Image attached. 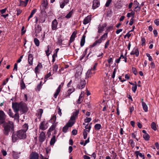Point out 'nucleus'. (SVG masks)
Returning <instances> with one entry per match:
<instances>
[{"label": "nucleus", "instance_id": "5fc2aeb1", "mask_svg": "<svg viewBox=\"0 0 159 159\" xmlns=\"http://www.w3.org/2000/svg\"><path fill=\"white\" fill-rule=\"evenodd\" d=\"M129 141L131 147L133 148H134V147L135 144L133 140L132 139H130L129 140Z\"/></svg>", "mask_w": 159, "mask_h": 159}, {"label": "nucleus", "instance_id": "774afa93", "mask_svg": "<svg viewBox=\"0 0 159 159\" xmlns=\"http://www.w3.org/2000/svg\"><path fill=\"white\" fill-rule=\"evenodd\" d=\"M7 8H5L4 9H2L0 10V12L2 14L5 13V12L7 10Z\"/></svg>", "mask_w": 159, "mask_h": 159}, {"label": "nucleus", "instance_id": "a878e982", "mask_svg": "<svg viewBox=\"0 0 159 159\" xmlns=\"http://www.w3.org/2000/svg\"><path fill=\"white\" fill-rule=\"evenodd\" d=\"M91 70H89L87 71L86 74V79H88L91 77L92 74L91 72Z\"/></svg>", "mask_w": 159, "mask_h": 159}, {"label": "nucleus", "instance_id": "4be33fe9", "mask_svg": "<svg viewBox=\"0 0 159 159\" xmlns=\"http://www.w3.org/2000/svg\"><path fill=\"white\" fill-rule=\"evenodd\" d=\"M42 65L41 63H39L37 66L35 68V72H39L40 70L42 68Z\"/></svg>", "mask_w": 159, "mask_h": 159}, {"label": "nucleus", "instance_id": "bb28decb", "mask_svg": "<svg viewBox=\"0 0 159 159\" xmlns=\"http://www.w3.org/2000/svg\"><path fill=\"white\" fill-rule=\"evenodd\" d=\"M142 106L143 110L145 112H147L148 111V107L146 104L143 102H142Z\"/></svg>", "mask_w": 159, "mask_h": 159}, {"label": "nucleus", "instance_id": "473e14b6", "mask_svg": "<svg viewBox=\"0 0 159 159\" xmlns=\"http://www.w3.org/2000/svg\"><path fill=\"white\" fill-rule=\"evenodd\" d=\"M56 142V136H53L52 138L51 139L50 141V144L51 145H53Z\"/></svg>", "mask_w": 159, "mask_h": 159}, {"label": "nucleus", "instance_id": "603ef678", "mask_svg": "<svg viewBox=\"0 0 159 159\" xmlns=\"http://www.w3.org/2000/svg\"><path fill=\"white\" fill-rule=\"evenodd\" d=\"M75 77L76 79H79L80 78V74L79 72H76L75 75Z\"/></svg>", "mask_w": 159, "mask_h": 159}, {"label": "nucleus", "instance_id": "13d9d810", "mask_svg": "<svg viewBox=\"0 0 159 159\" xmlns=\"http://www.w3.org/2000/svg\"><path fill=\"white\" fill-rule=\"evenodd\" d=\"M146 55L148 57V60L150 61H152V58L151 56H150V54L148 53H147L146 54Z\"/></svg>", "mask_w": 159, "mask_h": 159}, {"label": "nucleus", "instance_id": "8fccbe9b", "mask_svg": "<svg viewBox=\"0 0 159 159\" xmlns=\"http://www.w3.org/2000/svg\"><path fill=\"white\" fill-rule=\"evenodd\" d=\"M109 40H108L106 42L104 46L105 49H106L108 47L109 44Z\"/></svg>", "mask_w": 159, "mask_h": 159}, {"label": "nucleus", "instance_id": "864d4df0", "mask_svg": "<svg viewBox=\"0 0 159 159\" xmlns=\"http://www.w3.org/2000/svg\"><path fill=\"white\" fill-rule=\"evenodd\" d=\"M137 89V84H134V85L133 86L132 88V90L133 92L134 93H135Z\"/></svg>", "mask_w": 159, "mask_h": 159}, {"label": "nucleus", "instance_id": "c9c22d12", "mask_svg": "<svg viewBox=\"0 0 159 159\" xmlns=\"http://www.w3.org/2000/svg\"><path fill=\"white\" fill-rule=\"evenodd\" d=\"M20 86L21 89H24L25 88V84L22 80H21L20 82Z\"/></svg>", "mask_w": 159, "mask_h": 159}, {"label": "nucleus", "instance_id": "aec40b11", "mask_svg": "<svg viewBox=\"0 0 159 159\" xmlns=\"http://www.w3.org/2000/svg\"><path fill=\"white\" fill-rule=\"evenodd\" d=\"M61 85H60L58 87L57 89L56 90V91L55 92V93H54V97L55 98H56L57 96L58 95L60 91H61Z\"/></svg>", "mask_w": 159, "mask_h": 159}, {"label": "nucleus", "instance_id": "393cba45", "mask_svg": "<svg viewBox=\"0 0 159 159\" xmlns=\"http://www.w3.org/2000/svg\"><path fill=\"white\" fill-rule=\"evenodd\" d=\"M102 42V41L100 39H98L96 40L93 43L92 46V47H93L99 44Z\"/></svg>", "mask_w": 159, "mask_h": 159}, {"label": "nucleus", "instance_id": "b1692460", "mask_svg": "<svg viewBox=\"0 0 159 159\" xmlns=\"http://www.w3.org/2000/svg\"><path fill=\"white\" fill-rule=\"evenodd\" d=\"M131 12L130 13H128L127 14V16L129 18L131 16L132 17V18H134V16L135 13L133 11L132 9L129 10Z\"/></svg>", "mask_w": 159, "mask_h": 159}, {"label": "nucleus", "instance_id": "680f3d73", "mask_svg": "<svg viewBox=\"0 0 159 159\" xmlns=\"http://www.w3.org/2000/svg\"><path fill=\"white\" fill-rule=\"evenodd\" d=\"M8 114L10 117L13 118V114L12 112L11 109H10L9 110Z\"/></svg>", "mask_w": 159, "mask_h": 159}, {"label": "nucleus", "instance_id": "f257e3e1", "mask_svg": "<svg viewBox=\"0 0 159 159\" xmlns=\"http://www.w3.org/2000/svg\"><path fill=\"white\" fill-rule=\"evenodd\" d=\"M26 138V134L25 131L20 129L15 134L13 133L12 135V140L13 142H16L19 139H24Z\"/></svg>", "mask_w": 159, "mask_h": 159}, {"label": "nucleus", "instance_id": "37998d69", "mask_svg": "<svg viewBox=\"0 0 159 159\" xmlns=\"http://www.w3.org/2000/svg\"><path fill=\"white\" fill-rule=\"evenodd\" d=\"M35 45L37 46H39V41L37 38H34V40Z\"/></svg>", "mask_w": 159, "mask_h": 159}, {"label": "nucleus", "instance_id": "6ab92c4d", "mask_svg": "<svg viewBox=\"0 0 159 159\" xmlns=\"http://www.w3.org/2000/svg\"><path fill=\"white\" fill-rule=\"evenodd\" d=\"M42 30L41 27L39 25H38L37 27L35 28V31L36 33V35H37V34L39 33Z\"/></svg>", "mask_w": 159, "mask_h": 159}, {"label": "nucleus", "instance_id": "49530a36", "mask_svg": "<svg viewBox=\"0 0 159 159\" xmlns=\"http://www.w3.org/2000/svg\"><path fill=\"white\" fill-rule=\"evenodd\" d=\"M69 127L66 125L63 128L62 131L64 133H66L67 131V130L68 129Z\"/></svg>", "mask_w": 159, "mask_h": 159}, {"label": "nucleus", "instance_id": "58836bf2", "mask_svg": "<svg viewBox=\"0 0 159 159\" xmlns=\"http://www.w3.org/2000/svg\"><path fill=\"white\" fill-rule=\"evenodd\" d=\"M101 128L102 126L99 124H97L94 126V128L96 130H99Z\"/></svg>", "mask_w": 159, "mask_h": 159}, {"label": "nucleus", "instance_id": "2eb2a0df", "mask_svg": "<svg viewBox=\"0 0 159 159\" xmlns=\"http://www.w3.org/2000/svg\"><path fill=\"white\" fill-rule=\"evenodd\" d=\"M69 2V0H63L61 1L60 2V7L61 8H63L64 6L67 4Z\"/></svg>", "mask_w": 159, "mask_h": 159}, {"label": "nucleus", "instance_id": "c85d7f7f", "mask_svg": "<svg viewBox=\"0 0 159 159\" xmlns=\"http://www.w3.org/2000/svg\"><path fill=\"white\" fill-rule=\"evenodd\" d=\"M85 36L83 35L80 41V46L81 47H83L85 43Z\"/></svg>", "mask_w": 159, "mask_h": 159}, {"label": "nucleus", "instance_id": "f704fd0d", "mask_svg": "<svg viewBox=\"0 0 159 159\" xmlns=\"http://www.w3.org/2000/svg\"><path fill=\"white\" fill-rule=\"evenodd\" d=\"M73 14V10L70 11L69 13L65 17L66 18L69 19L71 17L72 14Z\"/></svg>", "mask_w": 159, "mask_h": 159}, {"label": "nucleus", "instance_id": "a19ab883", "mask_svg": "<svg viewBox=\"0 0 159 159\" xmlns=\"http://www.w3.org/2000/svg\"><path fill=\"white\" fill-rule=\"evenodd\" d=\"M88 130L86 129L84 130L83 132V134L84 136V139H85L87 138L88 134L87 132Z\"/></svg>", "mask_w": 159, "mask_h": 159}, {"label": "nucleus", "instance_id": "9b49d317", "mask_svg": "<svg viewBox=\"0 0 159 159\" xmlns=\"http://www.w3.org/2000/svg\"><path fill=\"white\" fill-rule=\"evenodd\" d=\"M79 110H76L73 113L72 115L71 116L70 119L71 120H75L78 117V115L79 113Z\"/></svg>", "mask_w": 159, "mask_h": 159}, {"label": "nucleus", "instance_id": "e2e57ef3", "mask_svg": "<svg viewBox=\"0 0 159 159\" xmlns=\"http://www.w3.org/2000/svg\"><path fill=\"white\" fill-rule=\"evenodd\" d=\"M112 0H108L106 2L105 4V6L106 7H108L109 6Z\"/></svg>", "mask_w": 159, "mask_h": 159}, {"label": "nucleus", "instance_id": "7c9ffc66", "mask_svg": "<svg viewBox=\"0 0 159 159\" xmlns=\"http://www.w3.org/2000/svg\"><path fill=\"white\" fill-rule=\"evenodd\" d=\"M43 112V110L41 109H39L37 111V113L38 114V117L40 119L41 118Z\"/></svg>", "mask_w": 159, "mask_h": 159}, {"label": "nucleus", "instance_id": "cd10ccee", "mask_svg": "<svg viewBox=\"0 0 159 159\" xmlns=\"http://www.w3.org/2000/svg\"><path fill=\"white\" fill-rule=\"evenodd\" d=\"M107 35L108 33H106L101 36L100 39H101L102 41V40L104 41L107 38Z\"/></svg>", "mask_w": 159, "mask_h": 159}, {"label": "nucleus", "instance_id": "09e8293b", "mask_svg": "<svg viewBox=\"0 0 159 159\" xmlns=\"http://www.w3.org/2000/svg\"><path fill=\"white\" fill-rule=\"evenodd\" d=\"M37 10L34 9L31 12L30 15V18H31L33 17V15L36 12Z\"/></svg>", "mask_w": 159, "mask_h": 159}, {"label": "nucleus", "instance_id": "dca6fc26", "mask_svg": "<svg viewBox=\"0 0 159 159\" xmlns=\"http://www.w3.org/2000/svg\"><path fill=\"white\" fill-rule=\"evenodd\" d=\"M34 57L32 54H29L28 55V63L30 65L33 64Z\"/></svg>", "mask_w": 159, "mask_h": 159}, {"label": "nucleus", "instance_id": "39448f33", "mask_svg": "<svg viewBox=\"0 0 159 159\" xmlns=\"http://www.w3.org/2000/svg\"><path fill=\"white\" fill-rule=\"evenodd\" d=\"M20 104L16 102H13L12 103V107L14 111L15 112H18L19 111L20 107Z\"/></svg>", "mask_w": 159, "mask_h": 159}, {"label": "nucleus", "instance_id": "a18cd8bd", "mask_svg": "<svg viewBox=\"0 0 159 159\" xmlns=\"http://www.w3.org/2000/svg\"><path fill=\"white\" fill-rule=\"evenodd\" d=\"M88 50V48H87L85 49V51L83 52L82 57L80 58V60H82L84 57L87 54V51Z\"/></svg>", "mask_w": 159, "mask_h": 159}, {"label": "nucleus", "instance_id": "ea45409f", "mask_svg": "<svg viewBox=\"0 0 159 159\" xmlns=\"http://www.w3.org/2000/svg\"><path fill=\"white\" fill-rule=\"evenodd\" d=\"M124 55H123V54L122 53H121L120 57H119V58L116 60H115V62L117 63H119L121 59L122 58H124Z\"/></svg>", "mask_w": 159, "mask_h": 159}, {"label": "nucleus", "instance_id": "1a4fd4ad", "mask_svg": "<svg viewBox=\"0 0 159 159\" xmlns=\"http://www.w3.org/2000/svg\"><path fill=\"white\" fill-rule=\"evenodd\" d=\"M46 138L45 133L42 131L40 134L39 137V140L40 142H43Z\"/></svg>", "mask_w": 159, "mask_h": 159}, {"label": "nucleus", "instance_id": "4468645a", "mask_svg": "<svg viewBox=\"0 0 159 159\" xmlns=\"http://www.w3.org/2000/svg\"><path fill=\"white\" fill-rule=\"evenodd\" d=\"M39 155L35 152H33L30 154V159H39Z\"/></svg>", "mask_w": 159, "mask_h": 159}, {"label": "nucleus", "instance_id": "20e7f679", "mask_svg": "<svg viewBox=\"0 0 159 159\" xmlns=\"http://www.w3.org/2000/svg\"><path fill=\"white\" fill-rule=\"evenodd\" d=\"M6 115L4 111L0 110V125L3 124L6 118Z\"/></svg>", "mask_w": 159, "mask_h": 159}, {"label": "nucleus", "instance_id": "c03bdc74", "mask_svg": "<svg viewBox=\"0 0 159 159\" xmlns=\"http://www.w3.org/2000/svg\"><path fill=\"white\" fill-rule=\"evenodd\" d=\"M45 20L43 16H40L39 19V23H43L45 22Z\"/></svg>", "mask_w": 159, "mask_h": 159}, {"label": "nucleus", "instance_id": "052dcab7", "mask_svg": "<svg viewBox=\"0 0 159 159\" xmlns=\"http://www.w3.org/2000/svg\"><path fill=\"white\" fill-rule=\"evenodd\" d=\"M91 118H90L87 117L84 120L86 123H89L91 120Z\"/></svg>", "mask_w": 159, "mask_h": 159}, {"label": "nucleus", "instance_id": "f03ea898", "mask_svg": "<svg viewBox=\"0 0 159 159\" xmlns=\"http://www.w3.org/2000/svg\"><path fill=\"white\" fill-rule=\"evenodd\" d=\"M3 133L5 135H8L10 132L14 131V126L12 122L9 121L5 124L4 127Z\"/></svg>", "mask_w": 159, "mask_h": 159}, {"label": "nucleus", "instance_id": "de8ad7c7", "mask_svg": "<svg viewBox=\"0 0 159 159\" xmlns=\"http://www.w3.org/2000/svg\"><path fill=\"white\" fill-rule=\"evenodd\" d=\"M58 68V66L57 65L55 64L54 65L53 68V70L54 72H56Z\"/></svg>", "mask_w": 159, "mask_h": 159}, {"label": "nucleus", "instance_id": "338daca9", "mask_svg": "<svg viewBox=\"0 0 159 159\" xmlns=\"http://www.w3.org/2000/svg\"><path fill=\"white\" fill-rule=\"evenodd\" d=\"M154 23L157 26L159 25V19H156L154 20Z\"/></svg>", "mask_w": 159, "mask_h": 159}, {"label": "nucleus", "instance_id": "6e6d98bb", "mask_svg": "<svg viewBox=\"0 0 159 159\" xmlns=\"http://www.w3.org/2000/svg\"><path fill=\"white\" fill-rule=\"evenodd\" d=\"M141 42L142 46H143L145 44V39L144 38L141 37Z\"/></svg>", "mask_w": 159, "mask_h": 159}, {"label": "nucleus", "instance_id": "79ce46f5", "mask_svg": "<svg viewBox=\"0 0 159 159\" xmlns=\"http://www.w3.org/2000/svg\"><path fill=\"white\" fill-rule=\"evenodd\" d=\"M143 138L145 140L148 141L149 140L150 136L148 134H145L143 135Z\"/></svg>", "mask_w": 159, "mask_h": 159}, {"label": "nucleus", "instance_id": "c756f323", "mask_svg": "<svg viewBox=\"0 0 159 159\" xmlns=\"http://www.w3.org/2000/svg\"><path fill=\"white\" fill-rule=\"evenodd\" d=\"M48 5V3L47 1L44 0L43 3L42 4L41 6L43 7V9L45 10L47 9Z\"/></svg>", "mask_w": 159, "mask_h": 159}, {"label": "nucleus", "instance_id": "0eeeda50", "mask_svg": "<svg viewBox=\"0 0 159 159\" xmlns=\"http://www.w3.org/2000/svg\"><path fill=\"white\" fill-rule=\"evenodd\" d=\"M107 26L106 23H104L102 25L100 24L98 26V33H101L104 30V28Z\"/></svg>", "mask_w": 159, "mask_h": 159}, {"label": "nucleus", "instance_id": "a211bd4d", "mask_svg": "<svg viewBox=\"0 0 159 159\" xmlns=\"http://www.w3.org/2000/svg\"><path fill=\"white\" fill-rule=\"evenodd\" d=\"M53 124L51 125V126L50 127L49 129L48 130V132H50L54 130L57 126V123H55L52 124Z\"/></svg>", "mask_w": 159, "mask_h": 159}, {"label": "nucleus", "instance_id": "f3484780", "mask_svg": "<svg viewBox=\"0 0 159 159\" xmlns=\"http://www.w3.org/2000/svg\"><path fill=\"white\" fill-rule=\"evenodd\" d=\"M77 32L74 31L72 34L69 40L70 43H72L75 40V38L76 37V35L77 34Z\"/></svg>", "mask_w": 159, "mask_h": 159}, {"label": "nucleus", "instance_id": "e433bc0d", "mask_svg": "<svg viewBox=\"0 0 159 159\" xmlns=\"http://www.w3.org/2000/svg\"><path fill=\"white\" fill-rule=\"evenodd\" d=\"M22 130L23 131H25V132H26L28 129V126L27 124H24L22 126Z\"/></svg>", "mask_w": 159, "mask_h": 159}, {"label": "nucleus", "instance_id": "9d476101", "mask_svg": "<svg viewBox=\"0 0 159 159\" xmlns=\"http://www.w3.org/2000/svg\"><path fill=\"white\" fill-rule=\"evenodd\" d=\"M58 22L57 20L55 19L52 22V30H56L57 29Z\"/></svg>", "mask_w": 159, "mask_h": 159}, {"label": "nucleus", "instance_id": "412c9836", "mask_svg": "<svg viewBox=\"0 0 159 159\" xmlns=\"http://www.w3.org/2000/svg\"><path fill=\"white\" fill-rule=\"evenodd\" d=\"M75 122V120H71L70 118L69 121L67 122L66 125L69 127H71L74 124Z\"/></svg>", "mask_w": 159, "mask_h": 159}, {"label": "nucleus", "instance_id": "5701e85b", "mask_svg": "<svg viewBox=\"0 0 159 159\" xmlns=\"http://www.w3.org/2000/svg\"><path fill=\"white\" fill-rule=\"evenodd\" d=\"M134 153L136 155L137 157H138V156H139L140 157L142 158L143 159L145 158L144 155L141 153H140L139 151L135 152Z\"/></svg>", "mask_w": 159, "mask_h": 159}, {"label": "nucleus", "instance_id": "3c124183", "mask_svg": "<svg viewBox=\"0 0 159 159\" xmlns=\"http://www.w3.org/2000/svg\"><path fill=\"white\" fill-rule=\"evenodd\" d=\"M132 70L133 73L135 75L137 74V72L136 69L134 67H132Z\"/></svg>", "mask_w": 159, "mask_h": 159}, {"label": "nucleus", "instance_id": "4d7b16f0", "mask_svg": "<svg viewBox=\"0 0 159 159\" xmlns=\"http://www.w3.org/2000/svg\"><path fill=\"white\" fill-rule=\"evenodd\" d=\"M107 61L109 64H112L113 62L112 58L110 57L109 59L107 60Z\"/></svg>", "mask_w": 159, "mask_h": 159}, {"label": "nucleus", "instance_id": "72a5a7b5", "mask_svg": "<svg viewBox=\"0 0 159 159\" xmlns=\"http://www.w3.org/2000/svg\"><path fill=\"white\" fill-rule=\"evenodd\" d=\"M75 91V89H70L68 90L67 91V95L66 96V97L69 96L70 94Z\"/></svg>", "mask_w": 159, "mask_h": 159}, {"label": "nucleus", "instance_id": "423d86ee", "mask_svg": "<svg viewBox=\"0 0 159 159\" xmlns=\"http://www.w3.org/2000/svg\"><path fill=\"white\" fill-rule=\"evenodd\" d=\"M47 124L48 123H46L45 121H43L41 122L39 125V129L42 130L46 129L48 127Z\"/></svg>", "mask_w": 159, "mask_h": 159}, {"label": "nucleus", "instance_id": "69168bd1", "mask_svg": "<svg viewBox=\"0 0 159 159\" xmlns=\"http://www.w3.org/2000/svg\"><path fill=\"white\" fill-rule=\"evenodd\" d=\"M51 75V72H49L47 74L45 75L44 78L45 79H47L49 78Z\"/></svg>", "mask_w": 159, "mask_h": 159}, {"label": "nucleus", "instance_id": "f8f14e48", "mask_svg": "<svg viewBox=\"0 0 159 159\" xmlns=\"http://www.w3.org/2000/svg\"><path fill=\"white\" fill-rule=\"evenodd\" d=\"M91 16L90 15L88 16L83 20V23L84 25H86L90 22L91 20Z\"/></svg>", "mask_w": 159, "mask_h": 159}, {"label": "nucleus", "instance_id": "7ed1b4c3", "mask_svg": "<svg viewBox=\"0 0 159 159\" xmlns=\"http://www.w3.org/2000/svg\"><path fill=\"white\" fill-rule=\"evenodd\" d=\"M86 84L85 80L84 79H81L79 83L78 84L77 87L80 89L84 88Z\"/></svg>", "mask_w": 159, "mask_h": 159}, {"label": "nucleus", "instance_id": "4c0bfd02", "mask_svg": "<svg viewBox=\"0 0 159 159\" xmlns=\"http://www.w3.org/2000/svg\"><path fill=\"white\" fill-rule=\"evenodd\" d=\"M151 128L154 131H156L157 129L156 125L154 122H152L151 124Z\"/></svg>", "mask_w": 159, "mask_h": 159}, {"label": "nucleus", "instance_id": "bf43d9fd", "mask_svg": "<svg viewBox=\"0 0 159 159\" xmlns=\"http://www.w3.org/2000/svg\"><path fill=\"white\" fill-rule=\"evenodd\" d=\"M88 124H87L86 126H85V128L87 129H88V132H89L90 129L91 128V125H89V126H88Z\"/></svg>", "mask_w": 159, "mask_h": 159}, {"label": "nucleus", "instance_id": "ddd939ff", "mask_svg": "<svg viewBox=\"0 0 159 159\" xmlns=\"http://www.w3.org/2000/svg\"><path fill=\"white\" fill-rule=\"evenodd\" d=\"M139 51L138 48H134L131 52L130 53V54L131 55L135 54L136 57H138L139 55Z\"/></svg>", "mask_w": 159, "mask_h": 159}, {"label": "nucleus", "instance_id": "0e129e2a", "mask_svg": "<svg viewBox=\"0 0 159 159\" xmlns=\"http://www.w3.org/2000/svg\"><path fill=\"white\" fill-rule=\"evenodd\" d=\"M41 82L38 85L37 88H36V89L37 90H38V91H39L41 89Z\"/></svg>", "mask_w": 159, "mask_h": 159}, {"label": "nucleus", "instance_id": "2f4dec72", "mask_svg": "<svg viewBox=\"0 0 159 159\" xmlns=\"http://www.w3.org/2000/svg\"><path fill=\"white\" fill-rule=\"evenodd\" d=\"M56 116L54 115L51 118L50 120H49V121L52 124L55 123V122H56Z\"/></svg>", "mask_w": 159, "mask_h": 159}, {"label": "nucleus", "instance_id": "6e6552de", "mask_svg": "<svg viewBox=\"0 0 159 159\" xmlns=\"http://www.w3.org/2000/svg\"><path fill=\"white\" fill-rule=\"evenodd\" d=\"M100 5V2L98 0H93V2L92 8L93 9H95L99 7Z\"/></svg>", "mask_w": 159, "mask_h": 159}]
</instances>
